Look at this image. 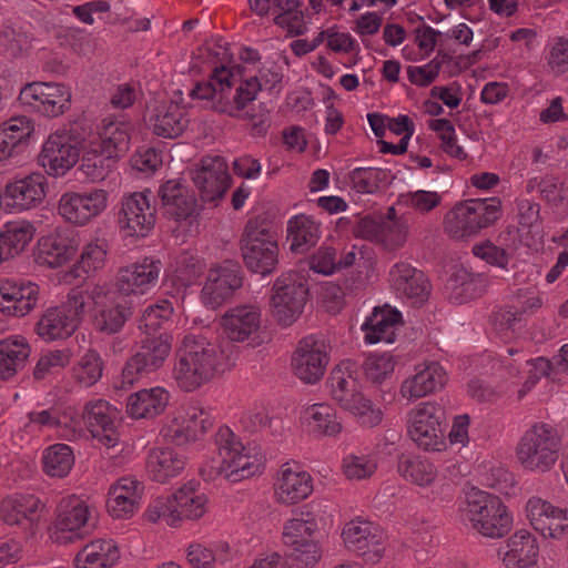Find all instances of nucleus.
Segmentation results:
<instances>
[{
    "label": "nucleus",
    "mask_w": 568,
    "mask_h": 568,
    "mask_svg": "<svg viewBox=\"0 0 568 568\" xmlns=\"http://www.w3.org/2000/svg\"><path fill=\"white\" fill-rule=\"evenodd\" d=\"M260 91L262 83L257 78L251 77L235 85L233 73L222 65L214 69L210 80L196 82L190 97L209 101L217 113L248 121L251 135L265 136L271 128V109L263 102L253 103Z\"/></svg>",
    "instance_id": "f257e3e1"
},
{
    "label": "nucleus",
    "mask_w": 568,
    "mask_h": 568,
    "mask_svg": "<svg viewBox=\"0 0 568 568\" xmlns=\"http://www.w3.org/2000/svg\"><path fill=\"white\" fill-rule=\"evenodd\" d=\"M226 358L219 345L204 336L186 335L175 351L173 378L184 392H193L225 372Z\"/></svg>",
    "instance_id": "f03ea898"
},
{
    "label": "nucleus",
    "mask_w": 568,
    "mask_h": 568,
    "mask_svg": "<svg viewBox=\"0 0 568 568\" xmlns=\"http://www.w3.org/2000/svg\"><path fill=\"white\" fill-rule=\"evenodd\" d=\"M355 363L345 361L337 365L328 377L332 399L344 410L362 419V424L374 427L383 419L379 408H374L371 399L359 389L353 376Z\"/></svg>",
    "instance_id": "7ed1b4c3"
},
{
    "label": "nucleus",
    "mask_w": 568,
    "mask_h": 568,
    "mask_svg": "<svg viewBox=\"0 0 568 568\" xmlns=\"http://www.w3.org/2000/svg\"><path fill=\"white\" fill-rule=\"evenodd\" d=\"M560 446V436L552 426L535 423L520 437L516 457L525 469L546 473L557 463Z\"/></svg>",
    "instance_id": "20e7f679"
},
{
    "label": "nucleus",
    "mask_w": 568,
    "mask_h": 568,
    "mask_svg": "<svg viewBox=\"0 0 568 568\" xmlns=\"http://www.w3.org/2000/svg\"><path fill=\"white\" fill-rule=\"evenodd\" d=\"M465 515L471 527L488 538H503L513 528V518L501 499L483 490L467 495Z\"/></svg>",
    "instance_id": "39448f33"
},
{
    "label": "nucleus",
    "mask_w": 568,
    "mask_h": 568,
    "mask_svg": "<svg viewBox=\"0 0 568 568\" xmlns=\"http://www.w3.org/2000/svg\"><path fill=\"white\" fill-rule=\"evenodd\" d=\"M500 209L497 197L468 200L446 215L445 232L456 240L471 237L494 224L500 216Z\"/></svg>",
    "instance_id": "423d86ee"
},
{
    "label": "nucleus",
    "mask_w": 568,
    "mask_h": 568,
    "mask_svg": "<svg viewBox=\"0 0 568 568\" xmlns=\"http://www.w3.org/2000/svg\"><path fill=\"white\" fill-rule=\"evenodd\" d=\"M215 444L221 457L217 467H211L209 478L223 476L225 479L237 483L250 478L262 470V463L255 456L243 454V445L236 440L234 433L229 427H222L215 435Z\"/></svg>",
    "instance_id": "0eeeda50"
},
{
    "label": "nucleus",
    "mask_w": 568,
    "mask_h": 568,
    "mask_svg": "<svg viewBox=\"0 0 568 568\" xmlns=\"http://www.w3.org/2000/svg\"><path fill=\"white\" fill-rule=\"evenodd\" d=\"M172 349V336L162 333L145 336L138 351L126 361L122 369V387L132 386L163 366Z\"/></svg>",
    "instance_id": "6e6552de"
},
{
    "label": "nucleus",
    "mask_w": 568,
    "mask_h": 568,
    "mask_svg": "<svg viewBox=\"0 0 568 568\" xmlns=\"http://www.w3.org/2000/svg\"><path fill=\"white\" fill-rule=\"evenodd\" d=\"M446 416L435 403H422L409 414L408 435L424 450L439 452L445 447Z\"/></svg>",
    "instance_id": "1a4fd4ad"
},
{
    "label": "nucleus",
    "mask_w": 568,
    "mask_h": 568,
    "mask_svg": "<svg viewBox=\"0 0 568 568\" xmlns=\"http://www.w3.org/2000/svg\"><path fill=\"white\" fill-rule=\"evenodd\" d=\"M307 300L308 286L305 282L282 275L272 286V314L278 324L290 326L302 315Z\"/></svg>",
    "instance_id": "9d476101"
},
{
    "label": "nucleus",
    "mask_w": 568,
    "mask_h": 568,
    "mask_svg": "<svg viewBox=\"0 0 568 568\" xmlns=\"http://www.w3.org/2000/svg\"><path fill=\"white\" fill-rule=\"evenodd\" d=\"M71 97L64 84L36 81L20 90L19 101L44 116L55 118L70 109Z\"/></svg>",
    "instance_id": "9b49d317"
},
{
    "label": "nucleus",
    "mask_w": 568,
    "mask_h": 568,
    "mask_svg": "<svg viewBox=\"0 0 568 568\" xmlns=\"http://www.w3.org/2000/svg\"><path fill=\"white\" fill-rule=\"evenodd\" d=\"M202 202L217 205L231 186L227 163L222 156H204L190 171Z\"/></svg>",
    "instance_id": "f8f14e48"
},
{
    "label": "nucleus",
    "mask_w": 568,
    "mask_h": 568,
    "mask_svg": "<svg viewBox=\"0 0 568 568\" xmlns=\"http://www.w3.org/2000/svg\"><path fill=\"white\" fill-rule=\"evenodd\" d=\"M150 190L124 194L119 212V224L124 237H145L155 225V206L150 203Z\"/></svg>",
    "instance_id": "ddd939ff"
},
{
    "label": "nucleus",
    "mask_w": 568,
    "mask_h": 568,
    "mask_svg": "<svg viewBox=\"0 0 568 568\" xmlns=\"http://www.w3.org/2000/svg\"><path fill=\"white\" fill-rule=\"evenodd\" d=\"M89 507L78 497L63 498L58 505L50 538L58 544L73 542L88 534Z\"/></svg>",
    "instance_id": "4468645a"
},
{
    "label": "nucleus",
    "mask_w": 568,
    "mask_h": 568,
    "mask_svg": "<svg viewBox=\"0 0 568 568\" xmlns=\"http://www.w3.org/2000/svg\"><path fill=\"white\" fill-rule=\"evenodd\" d=\"M162 262L145 257L141 264L134 263L121 267L114 282L116 298L132 301V304H140V296L144 294L150 284H154L160 275Z\"/></svg>",
    "instance_id": "2eb2a0df"
},
{
    "label": "nucleus",
    "mask_w": 568,
    "mask_h": 568,
    "mask_svg": "<svg viewBox=\"0 0 568 568\" xmlns=\"http://www.w3.org/2000/svg\"><path fill=\"white\" fill-rule=\"evenodd\" d=\"M243 286L241 265L225 260L221 265L212 267L201 298L205 306L215 310L233 297L234 293Z\"/></svg>",
    "instance_id": "dca6fc26"
},
{
    "label": "nucleus",
    "mask_w": 568,
    "mask_h": 568,
    "mask_svg": "<svg viewBox=\"0 0 568 568\" xmlns=\"http://www.w3.org/2000/svg\"><path fill=\"white\" fill-rule=\"evenodd\" d=\"M328 361V345L324 339L310 335L300 341L292 364L302 382L315 384L322 379Z\"/></svg>",
    "instance_id": "f3484780"
},
{
    "label": "nucleus",
    "mask_w": 568,
    "mask_h": 568,
    "mask_svg": "<svg viewBox=\"0 0 568 568\" xmlns=\"http://www.w3.org/2000/svg\"><path fill=\"white\" fill-rule=\"evenodd\" d=\"M223 334L232 342H245L258 346L264 342L265 335L261 329V313L254 306L240 305L230 308L221 317Z\"/></svg>",
    "instance_id": "a211bd4d"
},
{
    "label": "nucleus",
    "mask_w": 568,
    "mask_h": 568,
    "mask_svg": "<svg viewBox=\"0 0 568 568\" xmlns=\"http://www.w3.org/2000/svg\"><path fill=\"white\" fill-rule=\"evenodd\" d=\"M158 196L163 215L175 222L184 221L193 224L200 215L201 206L194 193L180 181L169 180L161 184Z\"/></svg>",
    "instance_id": "6ab92c4d"
},
{
    "label": "nucleus",
    "mask_w": 568,
    "mask_h": 568,
    "mask_svg": "<svg viewBox=\"0 0 568 568\" xmlns=\"http://www.w3.org/2000/svg\"><path fill=\"white\" fill-rule=\"evenodd\" d=\"M342 538L345 547L363 557L367 564H376L384 556L382 535L371 521H348L343 528Z\"/></svg>",
    "instance_id": "aec40b11"
},
{
    "label": "nucleus",
    "mask_w": 568,
    "mask_h": 568,
    "mask_svg": "<svg viewBox=\"0 0 568 568\" xmlns=\"http://www.w3.org/2000/svg\"><path fill=\"white\" fill-rule=\"evenodd\" d=\"M79 149L70 132H55L44 143L40 161L49 174L63 175L79 161Z\"/></svg>",
    "instance_id": "412c9836"
},
{
    "label": "nucleus",
    "mask_w": 568,
    "mask_h": 568,
    "mask_svg": "<svg viewBox=\"0 0 568 568\" xmlns=\"http://www.w3.org/2000/svg\"><path fill=\"white\" fill-rule=\"evenodd\" d=\"M108 194L103 190L90 193H65L59 202V213L73 224H85L106 207Z\"/></svg>",
    "instance_id": "4be33fe9"
},
{
    "label": "nucleus",
    "mask_w": 568,
    "mask_h": 568,
    "mask_svg": "<svg viewBox=\"0 0 568 568\" xmlns=\"http://www.w3.org/2000/svg\"><path fill=\"white\" fill-rule=\"evenodd\" d=\"M527 517L535 530L544 537L561 538L568 531L567 510L549 501L531 497L526 506Z\"/></svg>",
    "instance_id": "5701e85b"
},
{
    "label": "nucleus",
    "mask_w": 568,
    "mask_h": 568,
    "mask_svg": "<svg viewBox=\"0 0 568 568\" xmlns=\"http://www.w3.org/2000/svg\"><path fill=\"white\" fill-rule=\"evenodd\" d=\"M39 286L32 282L0 281V312L7 315L22 317L37 305Z\"/></svg>",
    "instance_id": "b1692460"
},
{
    "label": "nucleus",
    "mask_w": 568,
    "mask_h": 568,
    "mask_svg": "<svg viewBox=\"0 0 568 568\" xmlns=\"http://www.w3.org/2000/svg\"><path fill=\"white\" fill-rule=\"evenodd\" d=\"M116 417V408L102 399L88 403L83 412L84 423L93 438L108 448H114L120 439V435L114 426Z\"/></svg>",
    "instance_id": "393cba45"
},
{
    "label": "nucleus",
    "mask_w": 568,
    "mask_h": 568,
    "mask_svg": "<svg viewBox=\"0 0 568 568\" xmlns=\"http://www.w3.org/2000/svg\"><path fill=\"white\" fill-rule=\"evenodd\" d=\"M395 292L413 303H424L430 293V283L424 272L408 263H396L389 272Z\"/></svg>",
    "instance_id": "a878e982"
},
{
    "label": "nucleus",
    "mask_w": 568,
    "mask_h": 568,
    "mask_svg": "<svg viewBox=\"0 0 568 568\" xmlns=\"http://www.w3.org/2000/svg\"><path fill=\"white\" fill-rule=\"evenodd\" d=\"M45 187V176L41 173H32L9 183L6 186V196L12 201L9 205L24 211L39 205L44 200Z\"/></svg>",
    "instance_id": "bb28decb"
},
{
    "label": "nucleus",
    "mask_w": 568,
    "mask_h": 568,
    "mask_svg": "<svg viewBox=\"0 0 568 568\" xmlns=\"http://www.w3.org/2000/svg\"><path fill=\"white\" fill-rule=\"evenodd\" d=\"M538 545L536 539L526 530L515 532L507 541L506 550L500 548L506 568H538Z\"/></svg>",
    "instance_id": "cd10ccee"
},
{
    "label": "nucleus",
    "mask_w": 568,
    "mask_h": 568,
    "mask_svg": "<svg viewBox=\"0 0 568 568\" xmlns=\"http://www.w3.org/2000/svg\"><path fill=\"white\" fill-rule=\"evenodd\" d=\"M446 381L444 368L438 363L432 362L404 381L400 394L409 400L417 399L442 389Z\"/></svg>",
    "instance_id": "c85d7f7f"
},
{
    "label": "nucleus",
    "mask_w": 568,
    "mask_h": 568,
    "mask_svg": "<svg viewBox=\"0 0 568 568\" xmlns=\"http://www.w3.org/2000/svg\"><path fill=\"white\" fill-rule=\"evenodd\" d=\"M213 426L207 412L199 407H191L185 415L170 426L166 436L176 445H184L200 439Z\"/></svg>",
    "instance_id": "c756f323"
},
{
    "label": "nucleus",
    "mask_w": 568,
    "mask_h": 568,
    "mask_svg": "<svg viewBox=\"0 0 568 568\" xmlns=\"http://www.w3.org/2000/svg\"><path fill=\"white\" fill-rule=\"evenodd\" d=\"M138 307L140 305L132 304L131 300L122 301L115 298L114 302L103 304L98 310L93 318V326L98 332L106 335L118 334Z\"/></svg>",
    "instance_id": "7c9ffc66"
},
{
    "label": "nucleus",
    "mask_w": 568,
    "mask_h": 568,
    "mask_svg": "<svg viewBox=\"0 0 568 568\" xmlns=\"http://www.w3.org/2000/svg\"><path fill=\"white\" fill-rule=\"evenodd\" d=\"M78 327V320L70 316L65 307H50L36 325L37 334L44 341L63 339L71 336Z\"/></svg>",
    "instance_id": "2f4dec72"
},
{
    "label": "nucleus",
    "mask_w": 568,
    "mask_h": 568,
    "mask_svg": "<svg viewBox=\"0 0 568 568\" xmlns=\"http://www.w3.org/2000/svg\"><path fill=\"white\" fill-rule=\"evenodd\" d=\"M30 345L22 336L0 341V379L7 381L21 371L30 356Z\"/></svg>",
    "instance_id": "473e14b6"
},
{
    "label": "nucleus",
    "mask_w": 568,
    "mask_h": 568,
    "mask_svg": "<svg viewBox=\"0 0 568 568\" xmlns=\"http://www.w3.org/2000/svg\"><path fill=\"white\" fill-rule=\"evenodd\" d=\"M487 281L481 274L468 272L465 267H456L448 278L450 300L463 304L476 300L486 292Z\"/></svg>",
    "instance_id": "72a5a7b5"
},
{
    "label": "nucleus",
    "mask_w": 568,
    "mask_h": 568,
    "mask_svg": "<svg viewBox=\"0 0 568 568\" xmlns=\"http://www.w3.org/2000/svg\"><path fill=\"white\" fill-rule=\"evenodd\" d=\"M187 124L189 119L184 109L174 102L159 106L151 118L152 132L165 139L180 136Z\"/></svg>",
    "instance_id": "f704fd0d"
},
{
    "label": "nucleus",
    "mask_w": 568,
    "mask_h": 568,
    "mask_svg": "<svg viewBox=\"0 0 568 568\" xmlns=\"http://www.w3.org/2000/svg\"><path fill=\"white\" fill-rule=\"evenodd\" d=\"M313 491L312 477L306 471L282 470L276 486L277 500L285 505H294L307 498Z\"/></svg>",
    "instance_id": "c9c22d12"
},
{
    "label": "nucleus",
    "mask_w": 568,
    "mask_h": 568,
    "mask_svg": "<svg viewBox=\"0 0 568 568\" xmlns=\"http://www.w3.org/2000/svg\"><path fill=\"white\" fill-rule=\"evenodd\" d=\"M317 529L316 515L310 506H303L294 511V516L287 520L283 528V542L291 550L305 541L314 540L313 535Z\"/></svg>",
    "instance_id": "e433bc0d"
},
{
    "label": "nucleus",
    "mask_w": 568,
    "mask_h": 568,
    "mask_svg": "<svg viewBox=\"0 0 568 568\" xmlns=\"http://www.w3.org/2000/svg\"><path fill=\"white\" fill-rule=\"evenodd\" d=\"M130 130L129 122L118 121L111 116L104 118L100 132L102 153L112 160L124 155L130 146Z\"/></svg>",
    "instance_id": "4c0bfd02"
},
{
    "label": "nucleus",
    "mask_w": 568,
    "mask_h": 568,
    "mask_svg": "<svg viewBox=\"0 0 568 568\" xmlns=\"http://www.w3.org/2000/svg\"><path fill=\"white\" fill-rule=\"evenodd\" d=\"M184 466V458L173 448H154L146 459L148 473L158 483H165L178 476Z\"/></svg>",
    "instance_id": "58836bf2"
},
{
    "label": "nucleus",
    "mask_w": 568,
    "mask_h": 568,
    "mask_svg": "<svg viewBox=\"0 0 568 568\" xmlns=\"http://www.w3.org/2000/svg\"><path fill=\"white\" fill-rule=\"evenodd\" d=\"M277 232L272 220L265 214L248 219L241 237V248H277Z\"/></svg>",
    "instance_id": "ea45409f"
},
{
    "label": "nucleus",
    "mask_w": 568,
    "mask_h": 568,
    "mask_svg": "<svg viewBox=\"0 0 568 568\" xmlns=\"http://www.w3.org/2000/svg\"><path fill=\"white\" fill-rule=\"evenodd\" d=\"M168 403V394L162 387L141 389L132 394L126 404V412L133 418H148L161 414Z\"/></svg>",
    "instance_id": "a19ab883"
},
{
    "label": "nucleus",
    "mask_w": 568,
    "mask_h": 568,
    "mask_svg": "<svg viewBox=\"0 0 568 568\" xmlns=\"http://www.w3.org/2000/svg\"><path fill=\"white\" fill-rule=\"evenodd\" d=\"M399 324H402V314L397 310L374 313L363 326L365 341L369 344L379 342L390 344L395 341V327Z\"/></svg>",
    "instance_id": "79ce46f5"
},
{
    "label": "nucleus",
    "mask_w": 568,
    "mask_h": 568,
    "mask_svg": "<svg viewBox=\"0 0 568 568\" xmlns=\"http://www.w3.org/2000/svg\"><path fill=\"white\" fill-rule=\"evenodd\" d=\"M39 504V499L32 496L7 498L1 504V517L8 525L31 526L37 515Z\"/></svg>",
    "instance_id": "37998d69"
},
{
    "label": "nucleus",
    "mask_w": 568,
    "mask_h": 568,
    "mask_svg": "<svg viewBox=\"0 0 568 568\" xmlns=\"http://www.w3.org/2000/svg\"><path fill=\"white\" fill-rule=\"evenodd\" d=\"M320 239V225L305 214L295 215L287 222L290 248L315 246Z\"/></svg>",
    "instance_id": "c03bdc74"
},
{
    "label": "nucleus",
    "mask_w": 568,
    "mask_h": 568,
    "mask_svg": "<svg viewBox=\"0 0 568 568\" xmlns=\"http://www.w3.org/2000/svg\"><path fill=\"white\" fill-rule=\"evenodd\" d=\"M397 469L405 479L422 487L432 485L437 476L432 463L409 455L399 456Z\"/></svg>",
    "instance_id": "a18cd8bd"
},
{
    "label": "nucleus",
    "mask_w": 568,
    "mask_h": 568,
    "mask_svg": "<svg viewBox=\"0 0 568 568\" xmlns=\"http://www.w3.org/2000/svg\"><path fill=\"white\" fill-rule=\"evenodd\" d=\"M170 497L178 521L183 518L197 519L205 513V498L195 495L192 487L183 486Z\"/></svg>",
    "instance_id": "49530a36"
},
{
    "label": "nucleus",
    "mask_w": 568,
    "mask_h": 568,
    "mask_svg": "<svg viewBox=\"0 0 568 568\" xmlns=\"http://www.w3.org/2000/svg\"><path fill=\"white\" fill-rule=\"evenodd\" d=\"M74 463L71 448L65 444L49 447L43 455V469L52 477H64Z\"/></svg>",
    "instance_id": "de8ad7c7"
},
{
    "label": "nucleus",
    "mask_w": 568,
    "mask_h": 568,
    "mask_svg": "<svg viewBox=\"0 0 568 568\" xmlns=\"http://www.w3.org/2000/svg\"><path fill=\"white\" fill-rule=\"evenodd\" d=\"M37 42L33 34L23 29L7 27L0 32V44L11 58H19L27 54Z\"/></svg>",
    "instance_id": "09e8293b"
},
{
    "label": "nucleus",
    "mask_w": 568,
    "mask_h": 568,
    "mask_svg": "<svg viewBox=\"0 0 568 568\" xmlns=\"http://www.w3.org/2000/svg\"><path fill=\"white\" fill-rule=\"evenodd\" d=\"M104 363L100 354L89 349L73 367V377L82 386L90 387L102 377Z\"/></svg>",
    "instance_id": "8fccbe9b"
},
{
    "label": "nucleus",
    "mask_w": 568,
    "mask_h": 568,
    "mask_svg": "<svg viewBox=\"0 0 568 568\" xmlns=\"http://www.w3.org/2000/svg\"><path fill=\"white\" fill-rule=\"evenodd\" d=\"M312 419V432L320 436H335L342 430L335 410L326 404H315L307 409Z\"/></svg>",
    "instance_id": "3c124183"
},
{
    "label": "nucleus",
    "mask_w": 568,
    "mask_h": 568,
    "mask_svg": "<svg viewBox=\"0 0 568 568\" xmlns=\"http://www.w3.org/2000/svg\"><path fill=\"white\" fill-rule=\"evenodd\" d=\"M173 305L168 300H161L158 303L149 305L142 313L139 321V329L146 336H154L162 325L170 321L173 315Z\"/></svg>",
    "instance_id": "603ef678"
},
{
    "label": "nucleus",
    "mask_w": 568,
    "mask_h": 568,
    "mask_svg": "<svg viewBox=\"0 0 568 568\" xmlns=\"http://www.w3.org/2000/svg\"><path fill=\"white\" fill-rule=\"evenodd\" d=\"M242 257L246 268L261 276L272 274L278 265L277 251H243Z\"/></svg>",
    "instance_id": "864d4df0"
},
{
    "label": "nucleus",
    "mask_w": 568,
    "mask_h": 568,
    "mask_svg": "<svg viewBox=\"0 0 568 568\" xmlns=\"http://www.w3.org/2000/svg\"><path fill=\"white\" fill-rule=\"evenodd\" d=\"M34 235V229L30 223L10 222L6 230L0 233V248H24Z\"/></svg>",
    "instance_id": "5fc2aeb1"
},
{
    "label": "nucleus",
    "mask_w": 568,
    "mask_h": 568,
    "mask_svg": "<svg viewBox=\"0 0 568 568\" xmlns=\"http://www.w3.org/2000/svg\"><path fill=\"white\" fill-rule=\"evenodd\" d=\"M43 248L70 250L80 246V237L73 226L59 227L53 234L39 240Z\"/></svg>",
    "instance_id": "6e6d98bb"
},
{
    "label": "nucleus",
    "mask_w": 568,
    "mask_h": 568,
    "mask_svg": "<svg viewBox=\"0 0 568 568\" xmlns=\"http://www.w3.org/2000/svg\"><path fill=\"white\" fill-rule=\"evenodd\" d=\"M111 158L106 154L85 153L79 165V171L91 181H101L109 173Z\"/></svg>",
    "instance_id": "4d7b16f0"
},
{
    "label": "nucleus",
    "mask_w": 568,
    "mask_h": 568,
    "mask_svg": "<svg viewBox=\"0 0 568 568\" xmlns=\"http://www.w3.org/2000/svg\"><path fill=\"white\" fill-rule=\"evenodd\" d=\"M394 365L392 356L387 354L372 355L365 359L363 369L369 382L379 384L394 371Z\"/></svg>",
    "instance_id": "13d9d810"
},
{
    "label": "nucleus",
    "mask_w": 568,
    "mask_h": 568,
    "mask_svg": "<svg viewBox=\"0 0 568 568\" xmlns=\"http://www.w3.org/2000/svg\"><path fill=\"white\" fill-rule=\"evenodd\" d=\"M287 556L297 568H312L320 561L322 551L317 541L308 540L288 550Z\"/></svg>",
    "instance_id": "bf43d9fd"
},
{
    "label": "nucleus",
    "mask_w": 568,
    "mask_h": 568,
    "mask_svg": "<svg viewBox=\"0 0 568 568\" xmlns=\"http://www.w3.org/2000/svg\"><path fill=\"white\" fill-rule=\"evenodd\" d=\"M70 352L67 349L51 351L41 356L34 367L33 376L36 379H43L54 368H63L70 363Z\"/></svg>",
    "instance_id": "052dcab7"
},
{
    "label": "nucleus",
    "mask_w": 568,
    "mask_h": 568,
    "mask_svg": "<svg viewBox=\"0 0 568 568\" xmlns=\"http://www.w3.org/2000/svg\"><path fill=\"white\" fill-rule=\"evenodd\" d=\"M383 172L372 168H356L349 173V180L361 193H373L377 187V181Z\"/></svg>",
    "instance_id": "680f3d73"
},
{
    "label": "nucleus",
    "mask_w": 568,
    "mask_h": 568,
    "mask_svg": "<svg viewBox=\"0 0 568 568\" xmlns=\"http://www.w3.org/2000/svg\"><path fill=\"white\" fill-rule=\"evenodd\" d=\"M176 264V272L180 274V277L187 281L195 280L205 268L204 260L192 254L190 251H183Z\"/></svg>",
    "instance_id": "e2e57ef3"
},
{
    "label": "nucleus",
    "mask_w": 568,
    "mask_h": 568,
    "mask_svg": "<svg viewBox=\"0 0 568 568\" xmlns=\"http://www.w3.org/2000/svg\"><path fill=\"white\" fill-rule=\"evenodd\" d=\"M173 505L170 504V497H158L148 507L145 518L151 523L163 519L169 526H176L178 519L173 513Z\"/></svg>",
    "instance_id": "0e129e2a"
},
{
    "label": "nucleus",
    "mask_w": 568,
    "mask_h": 568,
    "mask_svg": "<svg viewBox=\"0 0 568 568\" xmlns=\"http://www.w3.org/2000/svg\"><path fill=\"white\" fill-rule=\"evenodd\" d=\"M140 503V496L133 495V498L124 495H109L106 507L110 513L115 518H128L131 516L136 506Z\"/></svg>",
    "instance_id": "69168bd1"
},
{
    "label": "nucleus",
    "mask_w": 568,
    "mask_h": 568,
    "mask_svg": "<svg viewBox=\"0 0 568 568\" xmlns=\"http://www.w3.org/2000/svg\"><path fill=\"white\" fill-rule=\"evenodd\" d=\"M106 251H83L80 260L73 265L70 274L73 277H81L91 271H97L104 264Z\"/></svg>",
    "instance_id": "338daca9"
},
{
    "label": "nucleus",
    "mask_w": 568,
    "mask_h": 568,
    "mask_svg": "<svg viewBox=\"0 0 568 568\" xmlns=\"http://www.w3.org/2000/svg\"><path fill=\"white\" fill-rule=\"evenodd\" d=\"M409 229V217L402 215L397 221L384 223L383 240L396 246L405 244Z\"/></svg>",
    "instance_id": "774afa93"
}]
</instances>
